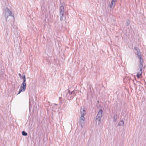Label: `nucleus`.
<instances>
[{"label": "nucleus", "instance_id": "1", "mask_svg": "<svg viewBox=\"0 0 146 146\" xmlns=\"http://www.w3.org/2000/svg\"><path fill=\"white\" fill-rule=\"evenodd\" d=\"M64 3L63 2L61 3L60 5L59 16L60 17V20L62 21L63 20L64 14Z\"/></svg>", "mask_w": 146, "mask_h": 146}, {"label": "nucleus", "instance_id": "2", "mask_svg": "<svg viewBox=\"0 0 146 146\" xmlns=\"http://www.w3.org/2000/svg\"><path fill=\"white\" fill-rule=\"evenodd\" d=\"M5 18L7 19L9 16H11L14 19L13 15H12V12L8 8H6L4 12L3 13Z\"/></svg>", "mask_w": 146, "mask_h": 146}, {"label": "nucleus", "instance_id": "3", "mask_svg": "<svg viewBox=\"0 0 146 146\" xmlns=\"http://www.w3.org/2000/svg\"><path fill=\"white\" fill-rule=\"evenodd\" d=\"M103 111L101 109L100 110L97 114L96 116V121H98V124H99L101 121V119L102 116V113Z\"/></svg>", "mask_w": 146, "mask_h": 146}, {"label": "nucleus", "instance_id": "4", "mask_svg": "<svg viewBox=\"0 0 146 146\" xmlns=\"http://www.w3.org/2000/svg\"><path fill=\"white\" fill-rule=\"evenodd\" d=\"M65 93L66 94V96L68 98V99L70 100L71 98H73L74 96L73 91L70 92L68 90H66Z\"/></svg>", "mask_w": 146, "mask_h": 146}, {"label": "nucleus", "instance_id": "5", "mask_svg": "<svg viewBox=\"0 0 146 146\" xmlns=\"http://www.w3.org/2000/svg\"><path fill=\"white\" fill-rule=\"evenodd\" d=\"M134 49L135 50V54L137 56V57L139 59H142L141 57V54L139 49L137 47H135Z\"/></svg>", "mask_w": 146, "mask_h": 146}, {"label": "nucleus", "instance_id": "6", "mask_svg": "<svg viewBox=\"0 0 146 146\" xmlns=\"http://www.w3.org/2000/svg\"><path fill=\"white\" fill-rule=\"evenodd\" d=\"M85 118L84 116H81L80 119V124L82 127H83L84 124Z\"/></svg>", "mask_w": 146, "mask_h": 146}, {"label": "nucleus", "instance_id": "7", "mask_svg": "<svg viewBox=\"0 0 146 146\" xmlns=\"http://www.w3.org/2000/svg\"><path fill=\"white\" fill-rule=\"evenodd\" d=\"M26 84H22L20 88L19 91L17 95L19 94L21 92H24L26 88Z\"/></svg>", "mask_w": 146, "mask_h": 146}, {"label": "nucleus", "instance_id": "8", "mask_svg": "<svg viewBox=\"0 0 146 146\" xmlns=\"http://www.w3.org/2000/svg\"><path fill=\"white\" fill-rule=\"evenodd\" d=\"M140 64L139 65V67L140 69V71H142V68L143 65V59H139Z\"/></svg>", "mask_w": 146, "mask_h": 146}, {"label": "nucleus", "instance_id": "9", "mask_svg": "<svg viewBox=\"0 0 146 146\" xmlns=\"http://www.w3.org/2000/svg\"><path fill=\"white\" fill-rule=\"evenodd\" d=\"M81 116H84L86 114V111L84 109H81L80 110Z\"/></svg>", "mask_w": 146, "mask_h": 146}, {"label": "nucleus", "instance_id": "10", "mask_svg": "<svg viewBox=\"0 0 146 146\" xmlns=\"http://www.w3.org/2000/svg\"><path fill=\"white\" fill-rule=\"evenodd\" d=\"M21 78L23 79V81L22 84H26L25 75L24 73H23V76Z\"/></svg>", "mask_w": 146, "mask_h": 146}, {"label": "nucleus", "instance_id": "11", "mask_svg": "<svg viewBox=\"0 0 146 146\" xmlns=\"http://www.w3.org/2000/svg\"><path fill=\"white\" fill-rule=\"evenodd\" d=\"M115 2L111 1V4L109 5V7L110 8H112V7H114V5Z\"/></svg>", "mask_w": 146, "mask_h": 146}, {"label": "nucleus", "instance_id": "12", "mask_svg": "<svg viewBox=\"0 0 146 146\" xmlns=\"http://www.w3.org/2000/svg\"><path fill=\"white\" fill-rule=\"evenodd\" d=\"M124 124V122L123 120H121L118 123L119 126L123 125Z\"/></svg>", "mask_w": 146, "mask_h": 146}, {"label": "nucleus", "instance_id": "13", "mask_svg": "<svg viewBox=\"0 0 146 146\" xmlns=\"http://www.w3.org/2000/svg\"><path fill=\"white\" fill-rule=\"evenodd\" d=\"M142 74V71H139V72L137 74L136 76L138 78H139V77Z\"/></svg>", "mask_w": 146, "mask_h": 146}, {"label": "nucleus", "instance_id": "14", "mask_svg": "<svg viewBox=\"0 0 146 146\" xmlns=\"http://www.w3.org/2000/svg\"><path fill=\"white\" fill-rule=\"evenodd\" d=\"M22 134L23 136H27V133H26L25 131H23L22 132Z\"/></svg>", "mask_w": 146, "mask_h": 146}, {"label": "nucleus", "instance_id": "15", "mask_svg": "<svg viewBox=\"0 0 146 146\" xmlns=\"http://www.w3.org/2000/svg\"><path fill=\"white\" fill-rule=\"evenodd\" d=\"M114 121H116V119H117V116L116 115H114Z\"/></svg>", "mask_w": 146, "mask_h": 146}, {"label": "nucleus", "instance_id": "16", "mask_svg": "<svg viewBox=\"0 0 146 146\" xmlns=\"http://www.w3.org/2000/svg\"><path fill=\"white\" fill-rule=\"evenodd\" d=\"M57 104H53L52 105V106L53 107H54V108H56L57 107Z\"/></svg>", "mask_w": 146, "mask_h": 146}, {"label": "nucleus", "instance_id": "17", "mask_svg": "<svg viewBox=\"0 0 146 146\" xmlns=\"http://www.w3.org/2000/svg\"><path fill=\"white\" fill-rule=\"evenodd\" d=\"M19 75L20 77V78H22V76L21 75V74H19Z\"/></svg>", "mask_w": 146, "mask_h": 146}, {"label": "nucleus", "instance_id": "18", "mask_svg": "<svg viewBox=\"0 0 146 146\" xmlns=\"http://www.w3.org/2000/svg\"><path fill=\"white\" fill-rule=\"evenodd\" d=\"M116 0H112L111 1L114 2H115L116 1Z\"/></svg>", "mask_w": 146, "mask_h": 146}, {"label": "nucleus", "instance_id": "19", "mask_svg": "<svg viewBox=\"0 0 146 146\" xmlns=\"http://www.w3.org/2000/svg\"><path fill=\"white\" fill-rule=\"evenodd\" d=\"M129 24L128 23H127V26L129 25Z\"/></svg>", "mask_w": 146, "mask_h": 146}]
</instances>
